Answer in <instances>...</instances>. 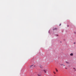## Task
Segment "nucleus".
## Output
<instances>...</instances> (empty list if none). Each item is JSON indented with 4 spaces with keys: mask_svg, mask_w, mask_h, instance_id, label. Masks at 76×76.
<instances>
[{
    "mask_svg": "<svg viewBox=\"0 0 76 76\" xmlns=\"http://www.w3.org/2000/svg\"><path fill=\"white\" fill-rule=\"evenodd\" d=\"M74 69H75V68H74Z\"/></svg>",
    "mask_w": 76,
    "mask_h": 76,
    "instance_id": "ddd939ff",
    "label": "nucleus"
},
{
    "mask_svg": "<svg viewBox=\"0 0 76 76\" xmlns=\"http://www.w3.org/2000/svg\"><path fill=\"white\" fill-rule=\"evenodd\" d=\"M56 36H58V35L57 34L56 35Z\"/></svg>",
    "mask_w": 76,
    "mask_h": 76,
    "instance_id": "6e6552de",
    "label": "nucleus"
},
{
    "mask_svg": "<svg viewBox=\"0 0 76 76\" xmlns=\"http://www.w3.org/2000/svg\"><path fill=\"white\" fill-rule=\"evenodd\" d=\"M44 71L45 73H46V70H44Z\"/></svg>",
    "mask_w": 76,
    "mask_h": 76,
    "instance_id": "20e7f679",
    "label": "nucleus"
},
{
    "mask_svg": "<svg viewBox=\"0 0 76 76\" xmlns=\"http://www.w3.org/2000/svg\"><path fill=\"white\" fill-rule=\"evenodd\" d=\"M74 43V44H75V43Z\"/></svg>",
    "mask_w": 76,
    "mask_h": 76,
    "instance_id": "2eb2a0df",
    "label": "nucleus"
},
{
    "mask_svg": "<svg viewBox=\"0 0 76 76\" xmlns=\"http://www.w3.org/2000/svg\"><path fill=\"white\" fill-rule=\"evenodd\" d=\"M65 63H66V64H69V62L67 61H66Z\"/></svg>",
    "mask_w": 76,
    "mask_h": 76,
    "instance_id": "7ed1b4c3",
    "label": "nucleus"
},
{
    "mask_svg": "<svg viewBox=\"0 0 76 76\" xmlns=\"http://www.w3.org/2000/svg\"><path fill=\"white\" fill-rule=\"evenodd\" d=\"M64 66H65V65H64Z\"/></svg>",
    "mask_w": 76,
    "mask_h": 76,
    "instance_id": "f8f14e48",
    "label": "nucleus"
},
{
    "mask_svg": "<svg viewBox=\"0 0 76 76\" xmlns=\"http://www.w3.org/2000/svg\"><path fill=\"white\" fill-rule=\"evenodd\" d=\"M70 56H73V53H71L70 54Z\"/></svg>",
    "mask_w": 76,
    "mask_h": 76,
    "instance_id": "f03ea898",
    "label": "nucleus"
},
{
    "mask_svg": "<svg viewBox=\"0 0 76 76\" xmlns=\"http://www.w3.org/2000/svg\"><path fill=\"white\" fill-rule=\"evenodd\" d=\"M66 69H67V68H66Z\"/></svg>",
    "mask_w": 76,
    "mask_h": 76,
    "instance_id": "dca6fc26",
    "label": "nucleus"
},
{
    "mask_svg": "<svg viewBox=\"0 0 76 76\" xmlns=\"http://www.w3.org/2000/svg\"><path fill=\"white\" fill-rule=\"evenodd\" d=\"M61 24H60V25H59L60 26H61Z\"/></svg>",
    "mask_w": 76,
    "mask_h": 76,
    "instance_id": "9d476101",
    "label": "nucleus"
},
{
    "mask_svg": "<svg viewBox=\"0 0 76 76\" xmlns=\"http://www.w3.org/2000/svg\"><path fill=\"white\" fill-rule=\"evenodd\" d=\"M57 29L56 28H54L53 29V31H54V30H57Z\"/></svg>",
    "mask_w": 76,
    "mask_h": 76,
    "instance_id": "f257e3e1",
    "label": "nucleus"
},
{
    "mask_svg": "<svg viewBox=\"0 0 76 76\" xmlns=\"http://www.w3.org/2000/svg\"><path fill=\"white\" fill-rule=\"evenodd\" d=\"M55 74H56V73H55V72H53Z\"/></svg>",
    "mask_w": 76,
    "mask_h": 76,
    "instance_id": "1a4fd4ad",
    "label": "nucleus"
},
{
    "mask_svg": "<svg viewBox=\"0 0 76 76\" xmlns=\"http://www.w3.org/2000/svg\"><path fill=\"white\" fill-rule=\"evenodd\" d=\"M38 76H41V75H38Z\"/></svg>",
    "mask_w": 76,
    "mask_h": 76,
    "instance_id": "9b49d317",
    "label": "nucleus"
},
{
    "mask_svg": "<svg viewBox=\"0 0 76 76\" xmlns=\"http://www.w3.org/2000/svg\"><path fill=\"white\" fill-rule=\"evenodd\" d=\"M56 72H58V70L57 69H56Z\"/></svg>",
    "mask_w": 76,
    "mask_h": 76,
    "instance_id": "39448f33",
    "label": "nucleus"
},
{
    "mask_svg": "<svg viewBox=\"0 0 76 76\" xmlns=\"http://www.w3.org/2000/svg\"><path fill=\"white\" fill-rule=\"evenodd\" d=\"M68 26L69 27V25H68Z\"/></svg>",
    "mask_w": 76,
    "mask_h": 76,
    "instance_id": "4468645a",
    "label": "nucleus"
},
{
    "mask_svg": "<svg viewBox=\"0 0 76 76\" xmlns=\"http://www.w3.org/2000/svg\"><path fill=\"white\" fill-rule=\"evenodd\" d=\"M61 65H63V64H62Z\"/></svg>",
    "mask_w": 76,
    "mask_h": 76,
    "instance_id": "f3484780",
    "label": "nucleus"
},
{
    "mask_svg": "<svg viewBox=\"0 0 76 76\" xmlns=\"http://www.w3.org/2000/svg\"><path fill=\"white\" fill-rule=\"evenodd\" d=\"M32 66H33V65H31V66H30V68H31V67H32Z\"/></svg>",
    "mask_w": 76,
    "mask_h": 76,
    "instance_id": "423d86ee",
    "label": "nucleus"
},
{
    "mask_svg": "<svg viewBox=\"0 0 76 76\" xmlns=\"http://www.w3.org/2000/svg\"><path fill=\"white\" fill-rule=\"evenodd\" d=\"M40 67H41V68H42V66H40Z\"/></svg>",
    "mask_w": 76,
    "mask_h": 76,
    "instance_id": "0eeeda50",
    "label": "nucleus"
}]
</instances>
